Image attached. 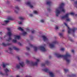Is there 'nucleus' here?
Instances as JSON below:
<instances>
[{"mask_svg": "<svg viewBox=\"0 0 77 77\" xmlns=\"http://www.w3.org/2000/svg\"><path fill=\"white\" fill-rule=\"evenodd\" d=\"M64 5H65V4L64 3H62L60 6L55 9V13L56 17H59L60 13V10L61 11L63 12H65V11H66L64 8H62L63 6H64Z\"/></svg>", "mask_w": 77, "mask_h": 77, "instance_id": "nucleus-1", "label": "nucleus"}, {"mask_svg": "<svg viewBox=\"0 0 77 77\" xmlns=\"http://www.w3.org/2000/svg\"><path fill=\"white\" fill-rule=\"evenodd\" d=\"M54 55L57 57H63V59L66 60L67 62H70V59L68 58V57L70 56V54L68 53H66V55H60L57 53L55 54Z\"/></svg>", "mask_w": 77, "mask_h": 77, "instance_id": "nucleus-2", "label": "nucleus"}, {"mask_svg": "<svg viewBox=\"0 0 77 77\" xmlns=\"http://www.w3.org/2000/svg\"><path fill=\"white\" fill-rule=\"evenodd\" d=\"M34 50L35 51H36L38 50H40L42 51L45 52L48 50V49L45 48L43 46H40L38 47H34Z\"/></svg>", "mask_w": 77, "mask_h": 77, "instance_id": "nucleus-3", "label": "nucleus"}, {"mask_svg": "<svg viewBox=\"0 0 77 77\" xmlns=\"http://www.w3.org/2000/svg\"><path fill=\"white\" fill-rule=\"evenodd\" d=\"M69 14H71L72 15H74V13H68L66 14L65 16H62L61 17L62 19H64V18H66V20L67 21H70L71 19L68 18Z\"/></svg>", "mask_w": 77, "mask_h": 77, "instance_id": "nucleus-4", "label": "nucleus"}, {"mask_svg": "<svg viewBox=\"0 0 77 77\" xmlns=\"http://www.w3.org/2000/svg\"><path fill=\"white\" fill-rule=\"evenodd\" d=\"M25 4L26 5L29 6L30 8H33L34 5H35V4L32 3L31 1H28L26 2Z\"/></svg>", "mask_w": 77, "mask_h": 77, "instance_id": "nucleus-5", "label": "nucleus"}, {"mask_svg": "<svg viewBox=\"0 0 77 77\" xmlns=\"http://www.w3.org/2000/svg\"><path fill=\"white\" fill-rule=\"evenodd\" d=\"M57 43V41L56 40L54 41L52 43H49V46L51 48H53L54 47V45L56 44Z\"/></svg>", "mask_w": 77, "mask_h": 77, "instance_id": "nucleus-6", "label": "nucleus"}, {"mask_svg": "<svg viewBox=\"0 0 77 77\" xmlns=\"http://www.w3.org/2000/svg\"><path fill=\"white\" fill-rule=\"evenodd\" d=\"M14 39L12 40V42L14 43H16L17 42L16 39H20V36L18 35H14Z\"/></svg>", "mask_w": 77, "mask_h": 77, "instance_id": "nucleus-7", "label": "nucleus"}, {"mask_svg": "<svg viewBox=\"0 0 77 77\" xmlns=\"http://www.w3.org/2000/svg\"><path fill=\"white\" fill-rule=\"evenodd\" d=\"M39 62V59H37V61L35 63L34 62H32L30 64V65L31 66H35V65H38V62Z\"/></svg>", "mask_w": 77, "mask_h": 77, "instance_id": "nucleus-8", "label": "nucleus"}, {"mask_svg": "<svg viewBox=\"0 0 77 77\" xmlns=\"http://www.w3.org/2000/svg\"><path fill=\"white\" fill-rule=\"evenodd\" d=\"M64 24L68 28V33H70V32H74L75 30L70 29V28H69V27L68 26V25H67V24H66V23H65Z\"/></svg>", "mask_w": 77, "mask_h": 77, "instance_id": "nucleus-9", "label": "nucleus"}, {"mask_svg": "<svg viewBox=\"0 0 77 77\" xmlns=\"http://www.w3.org/2000/svg\"><path fill=\"white\" fill-rule=\"evenodd\" d=\"M42 39L45 42H48V38L45 35H43L42 36Z\"/></svg>", "mask_w": 77, "mask_h": 77, "instance_id": "nucleus-10", "label": "nucleus"}, {"mask_svg": "<svg viewBox=\"0 0 77 77\" xmlns=\"http://www.w3.org/2000/svg\"><path fill=\"white\" fill-rule=\"evenodd\" d=\"M7 30L8 31L7 32L6 35H8V36H10L12 35V32H11V29H10V28H7Z\"/></svg>", "mask_w": 77, "mask_h": 77, "instance_id": "nucleus-11", "label": "nucleus"}, {"mask_svg": "<svg viewBox=\"0 0 77 77\" xmlns=\"http://www.w3.org/2000/svg\"><path fill=\"white\" fill-rule=\"evenodd\" d=\"M49 75L50 77H55V75L52 72L49 70Z\"/></svg>", "mask_w": 77, "mask_h": 77, "instance_id": "nucleus-12", "label": "nucleus"}, {"mask_svg": "<svg viewBox=\"0 0 77 77\" xmlns=\"http://www.w3.org/2000/svg\"><path fill=\"white\" fill-rule=\"evenodd\" d=\"M19 10V7L18 6H16L14 9V12L16 14H18V10Z\"/></svg>", "mask_w": 77, "mask_h": 77, "instance_id": "nucleus-13", "label": "nucleus"}, {"mask_svg": "<svg viewBox=\"0 0 77 77\" xmlns=\"http://www.w3.org/2000/svg\"><path fill=\"white\" fill-rule=\"evenodd\" d=\"M9 49L10 50V51H11V50H12L13 49L15 50H19V48H17V47H16L15 46H14L13 47V49H12V48H9Z\"/></svg>", "mask_w": 77, "mask_h": 77, "instance_id": "nucleus-14", "label": "nucleus"}, {"mask_svg": "<svg viewBox=\"0 0 77 77\" xmlns=\"http://www.w3.org/2000/svg\"><path fill=\"white\" fill-rule=\"evenodd\" d=\"M42 71H44L45 72H48V68L47 67H45L42 69Z\"/></svg>", "mask_w": 77, "mask_h": 77, "instance_id": "nucleus-15", "label": "nucleus"}, {"mask_svg": "<svg viewBox=\"0 0 77 77\" xmlns=\"http://www.w3.org/2000/svg\"><path fill=\"white\" fill-rule=\"evenodd\" d=\"M9 20H5L4 22V23H2V25L3 26H5L7 24V23H9Z\"/></svg>", "mask_w": 77, "mask_h": 77, "instance_id": "nucleus-16", "label": "nucleus"}, {"mask_svg": "<svg viewBox=\"0 0 77 77\" xmlns=\"http://www.w3.org/2000/svg\"><path fill=\"white\" fill-rule=\"evenodd\" d=\"M20 68V66L19 64H17L14 67V68H16V69H19Z\"/></svg>", "mask_w": 77, "mask_h": 77, "instance_id": "nucleus-17", "label": "nucleus"}, {"mask_svg": "<svg viewBox=\"0 0 77 77\" xmlns=\"http://www.w3.org/2000/svg\"><path fill=\"white\" fill-rule=\"evenodd\" d=\"M2 45L3 46H7V45H11V43H8L7 44H5L4 43H3L2 44Z\"/></svg>", "mask_w": 77, "mask_h": 77, "instance_id": "nucleus-18", "label": "nucleus"}, {"mask_svg": "<svg viewBox=\"0 0 77 77\" xmlns=\"http://www.w3.org/2000/svg\"><path fill=\"white\" fill-rule=\"evenodd\" d=\"M0 74L2 75H6V76H8V73L5 74V73H2V72H0Z\"/></svg>", "mask_w": 77, "mask_h": 77, "instance_id": "nucleus-19", "label": "nucleus"}, {"mask_svg": "<svg viewBox=\"0 0 77 77\" xmlns=\"http://www.w3.org/2000/svg\"><path fill=\"white\" fill-rule=\"evenodd\" d=\"M19 64L22 67H23L24 66V63L23 62H21L19 63Z\"/></svg>", "mask_w": 77, "mask_h": 77, "instance_id": "nucleus-20", "label": "nucleus"}, {"mask_svg": "<svg viewBox=\"0 0 77 77\" xmlns=\"http://www.w3.org/2000/svg\"><path fill=\"white\" fill-rule=\"evenodd\" d=\"M1 66L3 67V68H5L6 66V64H5L4 63H2L1 65Z\"/></svg>", "mask_w": 77, "mask_h": 77, "instance_id": "nucleus-21", "label": "nucleus"}, {"mask_svg": "<svg viewBox=\"0 0 77 77\" xmlns=\"http://www.w3.org/2000/svg\"><path fill=\"white\" fill-rule=\"evenodd\" d=\"M33 13L35 14H36V15L39 14V12H38V11H33Z\"/></svg>", "mask_w": 77, "mask_h": 77, "instance_id": "nucleus-22", "label": "nucleus"}, {"mask_svg": "<svg viewBox=\"0 0 77 77\" xmlns=\"http://www.w3.org/2000/svg\"><path fill=\"white\" fill-rule=\"evenodd\" d=\"M27 33L26 32L24 31L22 33V35H23V36H26V35H27Z\"/></svg>", "mask_w": 77, "mask_h": 77, "instance_id": "nucleus-23", "label": "nucleus"}, {"mask_svg": "<svg viewBox=\"0 0 77 77\" xmlns=\"http://www.w3.org/2000/svg\"><path fill=\"white\" fill-rule=\"evenodd\" d=\"M4 71H5L6 73H7L8 72H9V70L7 68H5L4 69Z\"/></svg>", "mask_w": 77, "mask_h": 77, "instance_id": "nucleus-24", "label": "nucleus"}, {"mask_svg": "<svg viewBox=\"0 0 77 77\" xmlns=\"http://www.w3.org/2000/svg\"><path fill=\"white\" fill-rule=\"evenodd\" d=\"M11 40H12V38L11 37H10L8 39H7V41H8V42H10Z\"/></svg>", "mask_w": 77, "mask_h": 77, "instance_id": "nucleus-25", "label": "nucleus"}, {"mask_svg": "<svg viewBox=\"0 0 77 77\" xmlns=\"http://www.w3.org/2000/svg\"><path fill=\"white\" fill-rule=\"evenodd\" d=\"M45 63H42L41 64V66H42V67H43V66H45Z\"/></svg>", "mask_w": 77, "mask_h": 77, "instance_id": "nucleus-26", "label": "nucleus"}, {"mask_svg": "<svg viewBox=\"0 0 77 77\" xmlns=\"http://www.w3.org/2000/svg\"><path fill=\"white\" fill-rule=\"evenodd\" d=\"M18 30H20V31H23V29L21 27H19L18 28Z\"/></svg>", "mask_w": 77, "mask_h": 77, "instance_id": "nucleus-27", "label": "nucleus"}, {"mask_svg": "<svg viewBox=\"0 0 77 77\" xmlns=\"http://www.w3.org/2000/svg\"><path fill=\"white\" fill-rule=\"evenodd\" d=\"M19 19L21 20H24V17H19Z\"/></svg>", "mask_w": 77, "mask_h": 77, "instance_id": "nucleus-28", "label": "nucleus"}, {"mask_svg": "<svg viewBox=\"0 0 77 77\" xmlns=\"http://www.w3.org/2000/svg\"><path fill=\"white\" fill-rule=\"evenodd\" d=\"M45 5H47V6H48V1H46Z\"/></svg>", "mask_w": 77, "mask_h": 77, "instance_id": "nucleus-29", "label": "nucleus"}, {"mask_svg": "<svg viewBox=\"0 0 77 77\" xmlns=\"http://www.w3.org/2000/svg\"><path fill=\"white\" fill-rule=\"evenodd\" d=\"M8 20H13L12 19V18L11 17H10L8 18Z\"/></svg>", "mask_w": 77, "mask_h": 77, "instance_id": "nucleus-30", "label": "nucleus"}, {"mask_svg": "<svg viewBox=\"0 0 77 77\" xmlns=\"http://www.w3.org/2000/svg\"><path fill=\"white\" fill-rule=\"evenodd\" d=\"M51 5V2L50 1H49L48 2V5L49 6H50Z\"/></svg>", "mask_w": 77, "mask_h": 77, "instance_id": "nucleus-31", "label": "nucleus"}, {"mask_svg": "<svg viewBox=\"0 0 77 77\" xmlns=\"http://www.w3.org/2000/svg\"><path fill=\"white\" fill-rule=\"evenodd\" d=\"M45 64H48V60H47L45 61Z\"/></svg>", "mask_w": 77, "mask_h": 77, "instance_id": "nucleus-32", "label": "nucleus"}, {"mask_svg": "<svg viewBox=\"0 0 77 77\" xmlns=\"http://www.w3.org/2000/svg\"><path fill=\"white\" fill-rule=\"evenodd\" d=\"M60 50L61 51H63L65 49L64 48H61Z\"/></svg>", "mask_w": 77, "mask_h": 77, "instance_id": "nucleus-33", "label": "nucleus"}, {"mask_svg": "<svg viewBox=\"0 0 77 77\" xmlns=\"http://www.w3.org/2000/svg\"><path fill=\"white\" fill-rule=\"evenodd\" d=\"M59 35L60 36H63V34L62 33H59Z\"/></svg>", "mask_w": 77, "mask_h": 77, "instance_id": "nucleus-34", "label": "nucleus"}, {"mask_svg": "<svg viewBox=\"0 0 77 77\" xmlns=\"http://www.w3.org/2000/svg\"><path fill=\"white\" fill-rule=\"evenodd\" d=\"M41 23H44V19H42L40 21Z\"/></svg>", "mask_w": 77, "mask_h": 77, "instance_id": "nucleus-35", "label": "nucleus"}, {"mask_svg": "<svg viewBox=\"0 0 77 77\" xmlns=\"http://www.w3.org/2000/svg\"><path fill=\"white\" fill-rule=\"evenodd\" d=\"M55 29L56 30H57V29H59V27L57 26H56L55 27Z\"/></svg>", "mask_w": 77, "mask_h": 77, "instance_id": "nucleus-36", "label": "nucleus"}, {"mask_svg": "<svg viewBox=\"0 0 77 77\" xmlns=\"http://www.w3.org/2000/svg\"><path fill=\"white\" fill-rule=\"evenodd\" d=\"M26 63H29V62H30V61L28 60H26Z\"/></svg>", "mask_w": 77, "mask_h": 77, "instance_id": "nucleus-37", "label": "nucleus"}, {"mask_svg": "<svg viewBox=\"0 0 77 77\" xmlns=\"http://www.w3.org/2000/svg\"><path fill=\"white\" fill-rule=\"evenodd\" d=\"M26 30L27 31H29V28L27 27L26 29Z\"/></svg>", "mask_w": 77, "mask_h": 77, "instance_id": "nucleus-38", "label": "nucleus"}, {"mask_svg": "<svg viewBox=\"0 0 77 77\" xmlns=\"http://www.w3.org/2000/svg\"><path fill=\"white\" fill-rule=\"evenodd\" d=\"M35 31L34 30H33L32 31V33H35Z\"/></svg>", "mask_w": 77, "mask_h": 77, "instance_id": "nucleus-39", "label": "nucleus"}, {"mask_svg": "<svg viewBox=\"0 0 77 77\" xmlns=\"http://www.w3.org/2000/svg\"><path fill=\"white\" fill-rule=\"evenodd\" d=\"M30 17H33V15H32V14H30L29 15Z\"/></svg>", "mask_w": 77, "mask_h": 77, "instance_id": "nucleus-40", "label": "nucleus"}, {"mask_svg": "<svg viewBox=\"0 0 77 77\" xmlns=\"http://www.w3.org/2000/svg\"><path fill=\"white\" fill-rule=\"evenodd\" d=\"M64 71L65 72H67V71H68V69H64Z\"/></svg>", "mask_w": 77, "mask_h": 77, "instance_id": "nucleus-41", "label": "nucleus"}, {"mask_svg": "<svg viewBox=\"0 0 77 77\" xmlns=\"http://www.w3.org/2000/svg\"><path fill=\"white\" fill-rule=\"evenodd\" d=\"M18 23L20 24H22V22H20V21H19V22H18Z\"/></svg>", "mask_w": 77, "mask_h": 77, "instance_id": "nucleus-42", "label": "nucleus"}, {"mask_svg": "<svg viewBox=\"0 0 77 77\" xmlns=\"http://www.w3.org/2000/svg\"><path fill=\"white\" fill-rule=\"evenodd\" d=\"M26 49L27 50H30V48H29L28 47H26Z\"/></svg>", "mask_w": 77, "mask_h": 77, "instance_id": "nucleus-43", "label": "nucleus"}, {"mask_svg": "<svg viewBox=\"0 0 77 77\" xmlns=\"http://www.w3.org/2000/svg\"><path fill=\"white\" fill-rule=\"evenodd\" d=\"M70 41H72L73 40H72V38H70L69 39Z\"/></svg>", "mask_w": 77, "mask_h": 77, "instance_id": "nucleus-44", "label": "nucleus"}, {"mask_svg": "<svg viewBox=\"0 0 77 77\" xmlns=\"http://www.w3.org/2000/svg\"><path fill=\"white\" fill-rule=\"evenodd\" d=\"M71 51L72 53H74V51L73 50H71Z\"/></svg>", "mask_w": 77, "mask_h": 77, "instance_id": "nucleus-45", "label": "nucleus"}, {"mask_svg": "<svg viewBox=\"0 0 77 77\" xmlns=\"http://www.w3.org/2000/svg\"><path fill=\"white\" fill-rule=\"evenodd\" d=\"M30 47H33V45H32L31 44H30Z\"/></svg>", "mask_w": 77, "mask_h": 77, "instance_id": "nucleus-46", "label": "nucleus"}, {"mask_svg": "<svg viewBox=\"0 0 77 77\" xmlns=\"http://www.w3.org/2000/svg\"><path fill=\"white\" fill-rule=\"evenodd\" d=\"M25 54L26 55H28V54H29L28 53H25Z\"/></svg>", "mask_w": 77, "mask_h": 77, "instance_id": "nucleus-47", "label": "nucleus"}, {"mask_svg": "<svg viewBox=\"0 0 77 77\" xmlns=\"http://www.w3.org/2000/svg\"><path fill=\"white\" fill-rule=\"evenodd\" d=\"M17 58L18 60H20V57H17Z\"/></svg>", "mask_w": 77, "mask_h": 77, "instance_id": "nucleus-48", "label": "nucleus"}, {"mask_svg": "<svg viewBox=\"0 0 77 77\" xmlns=\"http://www.w3.org/2000/svg\"><path fill=\"white\" fill-rule=\"evenodd\" d=\"M65 31V30L64 29H63L62 30V32H64Z\"/></svg>", "mask_w": 77, "mask_h": 77, "instance_id": "nucleus-49", "label": "nucleus"}, {"mask_svg": "<svg viewBox=\"0 0 77 77\" xmlns=\"http://www.w3.org/2000/svg\"><path fill=\"white\" fill-rule=\"evenodd\" d=\"M16 77H20V76H19V75H17L16 76Z\"/></svg>", "mask_w": 77, "mask_h": 77, "instance_id": "nucleus-50", "label": "nucleus"}, {"mask_svg": "<svg viewBox=\"0 0 77 77\" xmlns=\"http://www.w3.org/2000/svg\"><path fill=\"white\" fill-rule=\"evenodd\" d=\"M6 35H5L4 36V38H5V37H6Z\"/></svg>", "mask_w": 77, "mask_h": 77, "instance_id": "nucleus-51", "label": "nucleus"}, {"mask_svg": "<svg viewBox=\"0 0 77 77\" xmlns=\"http://www.w3.org/2000/svg\"><path fill=\"white\" fill-rule=\"evenodd\" d=\"M2 32H0V35H2Z\"/></svg>", "mask_w": 77, "mask_h": 77, "instance_id": "nucleus-52", "label": "nucleus"}, {"mask_svg": "<svg viewBox=\"0 0 77 77\" xmlns=\"http://www.w3.org/2000/svg\"><path fill=\"white\" fill-rule=\"evenodd\" d=\"M19 45H21V43H19Z\"/></svg>", "mask_w": 77, "mask_h": 77, "instance_id": "nucleus-53", "label": "nucleus"}, {"mask_svg": "<svg viewBox=\"0 0 77 77\" xmlns=\"http://www.w3.org/2000/svg\"><path fill=\"white\" fill-rule=\"evenodd\" d=\"M47 10H48V7H47Z\"/></svg>", "mask_w": 77, "mask_h": 77, "instance_id": "nucleus-54", "label": "nucleus"}, {"mask_svg": "<svg viewBox=\"0 0 77 77\" xmlns=\"http://www.w3.org/2000/svg\"><path fill=\"white\" fill-rule=\"evenodd\" d=\"M51 11V9H49V11Z\"/></svg>", "mask_w": 77, "mask_h": 77, "instance_id": "nucleus-55", "label": "nucleus"}, {"mask_svg": "<svg viewBox=\"0 0 77 77\" xmlns=\"http://www.w3.org/2000/svg\"><path fill=\"white\" fill-rule=\"evenodd\" d=\"M46 15H47V16H48V15H47V14H46Z\"/></svg>", "mask_w": 77, "mask_h": 77, "instance_id": "nucleus-56", "label": "nucleus"}, {"mask_svg": "<svg viewBox=\"0 0 77 77\" xmlns=\"http://www.w3.org/2000/svg\"><path fill=\"white\" fill-rule=\"evenodd\" d=\"M0 69H1V67H0Z\"/></svg>", "mask_w": 77, "mask_h": 77, "instance_id": "nucleus-57", "label": "nucleus"}, {"mask_svg": "<svg viewBox=\"0 0 77 77\" xmlns=\"http://www.w3.org/2000/svg\"><path fill=\"white\" fill-rule=\"evenodd\" d=\"M9 53H11V52H9Z\"/></svg>", "mask_w": 77, "mask_h": 77, "instance_id": "nucleus-58", "label": "nucleus"}, {"mask_svg": "<svg viewBox=\"0 0 77 77\" xmlns=\"http://www.w3.org/2000/svg\"><path fill=\"white\" fill-rule=\"evenodd\" d=\"M50 59V56H49Z\"/></svg>", "mask_w": 77, "mask_h": 77, "instance_id": "nucleus-59", "label": "nucleus"}, {"mask_svg": "<svg viewBox=\"0 0 77 77\" xmlns=\"http://www.w3.org/2000/svg\"><path fill=\"white\" fill-rule=\"evenodd\" d=\"M71 0L72 1V0Z\"/></svg>", "mask_w": 77, "mask_h": 77, "instance_id": "nucleus-60", "label": "nucleus"}, {"mask_svg": "<svg viewBox=\"0 0 77 77\" xmlns=\"http://www.w3.org/2000/svg\"><path fill=\"white\" fill-rule=\"evenodd\" d=\"M8 52H9V51H8Z\"/></svg>", "mask_w": 77, "mask_h": 77, "instance_id": "nucleus-61", "label": "nucleus"}]
</instances>
